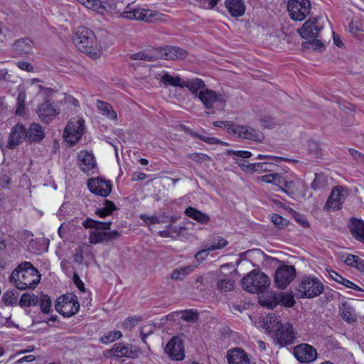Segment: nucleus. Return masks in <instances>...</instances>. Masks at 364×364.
<instances>
[{
  "label": "nucleus",
  "instance_id": "1",
  "mask_svg": "<svg viewBox=\"0 0 364 364\" xmlns=\"http://www.w3.org/2000/svg\"><path fill=\"white\" fill-rule=\"evenodd\" d=\"M40 280L39 272L30 262L19 264L9 277L10 282L20 290L34 289Z\"/></svg>",
  "mask_w": 364,
  "mask_h": 364
},
{
  "label": "nucleus",
  "instance_id": "2",
  "mask_svg": "<svg viewBox=\"0 0 364 364\" xmlns=\"http://www.w3.org/2000/svg\"><path fill=\"white\" fill-rule=\"evenodd\" d=\"M72 40L82 53L88 54L92 58L99 57L97 39L91 29L85 26L77 27L73 34Z\"/></svg>",
  "mask_w": 364,
  "mask_h": 364
},
{
  "label": "nucleus",
  "instance_id": "3",
  "mask_svg": "<svg viewBox=\"0 0 364 364\" xmlns=\"http://www.w3.org/2000/svg\"><path fill=\"white\" fill-rule=\"evenodd\" d=\"M324 289L323 283L318 277L305 275L299 279L296 291L299 298L313 299L320 296Z\"/></svg>",
  "mask_w": 364,
  "mask_h": 364
},
{
  "label": "nucleus",
  "instance_id": "4",
  "mask_svg": "<svg viewBox=\"0 0 364 364\" xmlns=\"http://www.w3.org/2000/svg\"><path fill=\"white\" fill-rule=\"evenodd\" d=\"M243 289L252 294L263 292L270 285V279L260 270L254 269L242 279Z\"/></svg>",
  "mask_w": 364,
  "mask_h": 364
},
{
  "label": "nucleus",
  "instance_id": "5",
  "mask_svg": "<svg viewBox=\"0 0 364 364\" xmlns=\"http://www.w3.org/2000/svg\"><path fill=\"white\" fill-rule=\"evenodd\" d=\"M112 224V221L101 222L97 220L96 230L91 231L89 235V242L90 244L105 243L112 240H117L120 236L117 230H109Z\"/></svg>",
  "mask_w": 364,
  "mask_h": 364
},
{
  "label": "nucleus",
  "instance_id": "6",
  "mask_svg": "<svg viewBox=\"0 0 364 364\" xmlns=\"http://www.w3.org/2000/svg\"><path fill=\"white\" fill-rule=\"evenodd\" d=\"M273 331H274V343L282 347L294 343L298 334L289 322L279 324L277 328L273 329Z\"/></svg>",
  "mask_w": 364,
  "mask_h": 364
},
{
  "label": "nucleus",
  "instance_id": "7",
  "mask_svg": "<svg viewBox=\"0 0 364 364\" xmlns=\"http://www.w3.org/2000/svg\"><path fill=\"white\" fill-rule=\"evenodd\" d=\"M156 11L136 8L134 5H128L126 10L121 14V16L131 20H140L146 22H154L161 18Z\"/></svg>",
  "mask_w": 364,
  "mask_h": 364
},
{
  "label": "nucleus",
  "instance_id": "8",
  "mask_svg": "<svg viewBox=\"0 0 364 364\" xmlns=\"http://www.w3.org/2000/svg\"><path fill=\"white\" fill-rule=\"evenodd\" d=\"M296 272L294 266L282 264L275 272L274 282L275 286L284 289L296 278Z\"/></svg>",
  "mask_w": 364,
  "mask_h": 364
},
{
  "label": "nucleus",
  "instance_id": "9",
  "mask_svg": "<svg viewBox=\"0 0 364 364\" xmlns=\"http://www.w3.org/2000/svg\"><path fill=\"white\" fill-rule=\"evenodd\" d=\"M311 9L309 0H288L287 10L291 19L303 21L310 14Z\"/></svg>",
  "mask_w": 364,
  "mask_h": 364
},
{
  "label": "nucleus",
  "instance_id": "10",
  "mask_svg": "<svg viewBox=\"0 0 364 364\" xmlns=\"http://www.w3.org/2000/svg\"><path fill=\"white\" fill-rule=\"evenodd\" d=\"M84 129L85 121L83 119H72L65 129L64 137L71 145H74L81 139Z\"/></svg>",
  "mask_w": 364,
  "mask_h": 364
},
{
  "label": "nucleus",
  "instance_id": "11",
  "mask_svg": "<svg viewBox=\"0 0 364 364\" xmlns=\"http://www.w3.org/2000/svg\"><path fill=\"white\" fill-rule=\"evenodd\" d=\"M36 114L42 122L49 124L59 114V110L53 101L46 99L38 105Z\"/></svg>",
  "mask_w": 364,
  "mask_h": 364
},
{
  "label": "nucleus",
  "instance_id": "12",
  "mask_svg": "<svg viewBox=\"0 0 364 364\" xmlns=\"http://www.w3.org/2000/svg\"><path fill=\"white\" fill-rule=\"evenodd\" d=\"M228 132L243 139L259 142L262 141L264 139V134L261 132L249 126L235 124V126H230Z\"/></svg>",
  "mask_w": 364,
  "mask_h": 364
},
{
  "label": "nucleus",
  "instance_id": "13",
  "mask_svg": "<svg viewBox=\"0 0 364 364\" xmlns=\"http://www.w3.org/2000/svg\"><path fill=\"white\" fill-rule=\"evenodd\" d=\"M87 184L92 193L102 197H107L112 189L110 181L100 177L88 179Z\"/></svg>",
  "mask_w": 364,
  "mask_h": 364
},
{
  "label": "nucleus",
  "instance_id": "14",
  "mask_svg": "<svg viewBox=\"0 0 364 364\" xmlns=\"http://www.w3.org/2000/svg\"><path fill=\"white\" fill-rule=\"evenodd\" d=\"M318 18H309L298 31L301 38L310 40L318 37L323 26L319 25Z\"/></svg>",
  "mask_w": 364,
  "mask_h": 364
},
{
  "label": "nucleus",
  "instance_id": "15",
  "mask_svg": "<svg viewBox=\"0 0 364 364\" xmlns=\"http://www.w3.org/2000/svg\"><path fill=\"white\" fill-rule=\"evenodd\" d=\"M294 355L300 363H310L317 358V351L313 346L301 343L294 347Z\"/></svg>",
  "mask_w": 364,
  "mask_h": 364
},
{
  "label": "nucleus",
  "instance_id": "16",
  "mask_svg": "<svg viewBox=\"0 0 364 364\" xmlns=\"http://www.w3.org/2000/svg\"><path fill=\"white\" fill-rule=\"evenodd\" d=\"M26 128L20 123L16 124L11 129L6 146L9 149H14L18 146L23 140L26 141Z\"/></svg>",
  "mask_w": 364,
  "mask_h": 364
},
{
  "label": "nucleus",
  "instance_id": "17",
  "mask_svg": "<svg viewBox=\"0 0 364 364\" xmlns=\"http://www.w3.org/2000/svg\"><path fill=\"white\" fill-rule=\"evenodd\" d=\"M198 97L207 109L213 108L215 102H220L223 105H225L223 95H218L215 91L210 89L199 91Z\"/></svg>",
  "mask_w": 364,
  "mask_h": 364
},
{
  "label": "nucleus",
  "instance_id": "18",
  "mask_svg": "<svg viewBox=\"0 0 364 364\" xmlns=\"http://www.w3.org/2000/svg\"><path fill=\"white\" fill-rule=\"evenodd\" d=\"M107 356H114L117 358H135L137 355V352L132 350V347L129 344H124L122 343H115L113 347L107 351Z\"/></svg>",
  "mask_w": 364,
  "mask_h": 364
},
{
  "label": "nucleus",
  "instance_id": "19",
  "mask_svg": "<svg viewBox=\"0 0 364 364\" xmlns=\"http://www.w3.org/2000/svg\"><path fill=\"white\" fill-rule=\"evenodd\" d=\"M160 58L165 60H183L187 57L186 50L176 46L159 48Z\"/></svg>",
  "mask_w": 364,
  "mask_h": 364
},
{
  "label": "nucleus",
  "instance_id": "20",
  "mask_svg": "<svg viewBox=\"0 0 364 364\" xmlns=\"http://www.w3.org/2000/svg\"><path fill=\"white\" fill-rule=\"evenodd\" d=\"M26 132V141L29 144L39 143L46 136L44 128L38 123L31 124Z\"/></svg>",
  "mask_w": 364,
  "mask_h": 364
},
{
  "label": "nucleus",
  "instance_id": "21",
  "mask_svg": "<svg viewBox=\"0 0 364 364\" xmlns=\"http://www.w3.org/2000/svg\"><path fill=\"white\" fill-rule=\"evenodd\" d=\"M295 300L292 294H286L284 292H279L274 294L272 296V300L269 303H266V305L273 309L277 305L281 304L285 307H291L294 305Z\"/></svg>",
  "mask_w": 364,
  "mask_h": 364
},
{
  "label": "nucleus",
  "instance_id": "22",
  "mask_svg": "<svg viewBox=\"0 0 364 364\" xmlns=\"http://www.w3.org/2000/svg\"><path fill=\"white\" fill-rule=\"evenodd\" d=\"M78 165L82 171L90 173V171L96 167L94 155L88 151H82L78 154Z\"/></svg>",
  "mask_w": 364,
  "mask_h": 364
},
{
  "label": "nucleus",
  "instance_id": "23",
  "mask_svg": "<svg viewBox=\"0 0 364 364\" xmlns=\"http://www.w3.org/2000/svg\"><path fill=\"white\" fill-rule=\"evenodd\" d=\"M341 187L333 188L331 193L326 203L325 208L334 210H340L343 203L344 198L342 194Z\"/></svg>",
  "mask_w": 364,
  "mask_h": 364
},
{
  "label": "nucleus",
  "instance_id": "24",
  "mask_svg": "<svg viewBox=\"0 0 364 364\" xmlns=\"http://www.w3.org/2000/svg\"><path fill=\"white\" fill-rule=\"evenodd\" d=\"M165 350L173 360H181L184 358L182 344L178 342L177 338H173L168 341L166 346Z\"/></svg>",
  "mask_w": 364,
  "mask_h": 364
},
{
  "label": "nucleus",
  "instance_id": "25",
  "mask_svg": "<svg viewBox=\"0 0 364 364\" xmlns=\"http://www.w3.org/2000/svg\"><path fill=\"white\" fill-rule=\"evenodd\" d=\"M33 47V41L28 38L18 39L13 44V51L16 55L23 56L32 52Z\"/></svg>",
  "mask_w": 364,
  "mask_h": 364
},
{
  "label": "nucleus",
  "instance_id": "26",
  "mask_svg": "<svg viewBox=\"0 0 364 364\" xmlns=\"http://www.w3.org/2000/svg\"><path fill=\"white\" fill-rule=\"evenodd\" d=\"M227 359L229 364H250L247 353L240 348H235L228 352Z\"/></svg>",
  "mask_w": 364,
  "mask_h": 364
},
{
  "label": "nucleus",
  "instance_id": "27",
  "mask_svg": "<svg viewBox=\"0 0 364 364\" xmlns=\"http://www.w3.org/2000/svg\"><path fill=\"white\" fill-rule=\"evenodd\" d=\"M225 6L232 17H240L245 12V5L242 0H225Z\"/></svg>",
  "mask_w": 364,
  "mask_h": 364
},
{
  "label": "nucleus",
  "instance_id": "28",
  "mask_svg": "<svg viewBox=\"0 0 364 364\" xmlns=\"http://www.w3.org/2000/svg\"><path fill=\"white\" fill-rule=\"evenodd\" d=\"M160 58L159 48L149 51H139L131 55L132 60H142L148 62L155 61Z\"/></svg>",
  "mask_w": 364,
  "mask_h": 364
},
{
  "label": "nucleus",
  "instance_id": "29",
  "mask_svg": "<svg viewBox=\"0 0 364 364\" xmlns=\"http://www.w3.org/2000/svg\"><path fill=\"white\" fill-rule=\"evenodd\" d=\"M350 230L353 236L358 241L364 242V222L355 219H350Z\"/></svg>",
  "mask_w": 364,
  "mask_h": 364
},
{
  "label": "nucleus",
  "instance_id": "30",
  "mask_svg": "<svg viewBox=\"0 0 364 364\" xmlns=\"http://www.w3.org/2000/svg\"><path fill=\"white\" fill-rule=\"evenodd\" d=\"M235 280L230 274H224L217 279L216 287L221 292H228L234 289Z\"/></svg>",
  "mask_w": 364,
  "mask_h": 364
},
{
  "label": "nucleus",
  "instance_id": "31",
  "mask_svg": "<svg viewBox=\"0 0 364 364\" xmlns=\"http://www.w3.org/2000/svg\"><path fill=\"white\" fill-rule=\"evenodd\" d=\"M186 215L202 224H207L210 217L193 207H188L185 210Z\"/></svg>",
  "mask_w": 364,
  "mask_h": 364
},
{
  "label": "nucleus",
  "instance_id": "32",
  "mask_svg": "<svg viewBox=\"0 0 364 364\" xmlns=\"http://www.w3.org/2000/svg\"><path fill=\"white\" fill-rule=\"evenodd\" d=\"M80 309V304L78 301L74 303L68 304L66 305H61L60 308L55 309L59 314L63 315L64 317H70L73 315L77 314Z\"/></svg>",
  "mask_w": 364,
  "mask_h": 364
},
{
  "label": "nucleus",
  "instance_id": "33",
  "mask_svg": "<svg viewBox=\"0 0 364 364\" xmlns=\"http://www.w3.org/2000/svg\"><path fill=\"white\" fill-rule=\"evenodd\" d=\"M117 210L114 203L107 199H105L102 203V206L95 211V214L100 218H105L112 215V213Z\"/></svg>",
  "mask_w": 364,
  "mask_h": 364
},
{
  "label": "nucleus",
  "instance_id": "34",
  "mask_svg": "<svg viewBox=\"0 0 364 364\" xmlns=\"http://www.w3.org/2000/svg\"><path fill=\"white\" fill-rule=\"evenodd\" d=\"M187 87L192 93L198 96V92L205 87L204 82L198 78L182 82V88Z\"/></svg>",
  "mask_w": 364,
  "mask_h": 364
},
{
  "label": "nucleus",
  "instance_id": "35",
  "mask_svg": "<svg viewBox=\"0 0 364 364\" xmlns=\"http://www.w3.org/2000/svg\"><path fill=\"white\" fill-rule=\"evenodd\" d=\"M194 269L195 266L193 265L180 267L173 271L171 278L176 281L183 280L187 275L194 270Z\"/></svg>",
  "mask_w": 364,
  "mask_h": 364
},
{
  "label": "nucleus",
  "instance_id": "36",
  "mask_svg": "<svg viewBox=\"0 0 364 364\" xmlns=\"http://www.w3.org/2000/svg\"><path fill=\"white\" fill-rule=\"evenodd\" d=\"M339 311L341 316L348 323H353L356 321V314L353 309L348 305L346 302L342 304L339 308Z\"/></svg>",
  "mask_w": 364,
  "mask_h": 364
},
{
  "label": "nucleus",
  "instance_id": "37",
  "mask_svg": "<svg viewBox=\"0 0 364 364\" xmlns=\"http://www.w3.org/2000/svg\"><path fill=\"white\" fill-rule=\"evenodd\" d=\"M97 107L102 112V114L110 119H117V113L112 109V106L105 102L98 100Z\"/></svg>",
  "mask_w": 364,
  "mask_h": 364
},
{
  "label": "nucleus",
  "instance_id": "38",
  "mask_svg": "<svg viewBox=\"0 0 364 364\" xmlns=\"http://www.w3.org/2000/svg\"><path fill=\"white\" fill-rule=\"evenodd\" d=\"M38 304V296L33 294L23 293L19 300L18 304L21 306H35Z\"/></svg>",
  "mask_w": 364,
  "mask_h": 364
},
{
  "label": "nucleus",
  "instance_id": "39",
  "mask_svg": "<svg viewBox=\"0 0 364 364\" xmlns=\"http://www.w3.org/2000/svg\"><path fill=\"white\" fill-rule=\"evenodd\" d=\"M161 82L166 86H173L182 87V82L180 77H173L168 73H164L160 79Z\"/></svg>",
  "mask_w": 364,
  "mask_h": 364
},
{
  "label": "nucleus",
  "instance_id": "40",
  "mask_svg": "<svg viewBox=\"0 0 364 364\" xmlns=\"http://www.w3.org/2000/svg\"><path fill=\"white\" fill-rule=\"evenodd\" d=\"M18 292L15 289L7 290L2 296V301L6 305L13 306L17 303Z\"/></svg>",
  "mask_w": 364,
  "mask_h": 364
},
{
  "label": "nucleus",
  "instance_id": "41",
  "mask_svg": "<svg viewBox=\"0 0 364 364\" xmlns=\"http://www.w3.org/2000/svg\"><path fill=\"white\" fill-rule=\"evenodd\" d=\"M282 323L274 314H268L265 320L264 328L268 331H273V329L277 328L279 324Z\"/></svg>",
  "mask_w": 364,
  "mask_h": 364
},
{
  "label": "nucleus",
  "instance_id": "42",
  "mask_svg": "<svg viewBox=\"0 0 364 364\" xmlns=\"http://www.w3.org/2000/svg\"><path fill=\"white\" fill-rule=\"evenodd\" d=\"M228 242L220 236H215L210 240L208 245V250L213 251L218 249H221L228 245Z\"/></svg>",
  "mask_w": 364,
  "mask_h": 364
},
{
  "label": "nucleus",
  "instance_id": "43",
  "mask_svg": "<svg viewBox=\"0 0 364 364\" xmlns=\"http://www.w3.org/2000/svg\"><path fill=\"white\" fill-rule=\"evenodd\" d=\"M90 247L87 244H82L80 245L75 250V253L74 254V261L79 264H82L84 260V254L90 252Z\"/></svg>",
  "mask_w": 364,
  "mask_h": 364
},
{
  "label": "nucleus",
  "instance_id": "44",
  "mask_svg": "<svg viewBox=\"0 0 364 364\" xmlns=\"http://www.w3.org/2000/svg\"><path fill=\"white\" fill-rule=\"evenodd\" d=\"M38 304L41 310L44 314H48L51 306L50 297L47 294H41L40 296H38Z\"/></svg>",
  "mask_w": 364,
  "mask_h": 364
},
{
  "label": "nucleus",
  "instance_id": "45",
  "mask_svg": "<svg viewBox=\"0 0 364 364\" xmlns=\"http://www.w3.org/2000/svg\"><path fill=\"white\" fill-rule=\"evenodd\" d=\"M327 183L326 176L323 173H315V178L311 183V188L314 190H318L324 188Z\"/></svg>",
  "mask_w": 364,
  "mask_h": 364
},
{
  "label": "nucleus",
  "instance_id": "46",
  "mask_svg": "<svg viewBox=\"0 0 364 364\" xmlns=\"http://www.w3.org/2000/svg\"><path fill=\"white\" fill-rule=\"evenodd\" d=\"M75 301H77V297L75 295L69 294V295H63L61 296H59L55 304V309H58V308H60L61 305H66L68 304L74 303Z\"/></svg>",
  "mask_w": 364,
  "mask_h": 364
},
{
  "label": "nucleus",
  "instance_id": "47",
  "mask_svg": "<svg viewBox=\"0 0 364 364\" xmlns=\"http://www.w3.org/2000/svg\"><path fill=\"white\" fill-rule=\"evenodd\" d=\"M181 318L187 322L195 323L199 318V314L197 310H185L182 311Z\"/></svg>",
  "mask_w": 364,
  "mask_h": 364
},
{
  "label": "nucleus",
  "instance_id": "48",
  "mask_svg": "<svg viewBox=\"0 0 364 364\" xmlns=\"http://www.w3.org/2000/svg\"><path fill=\"white\" fill-rule=\"evenodd\" d=\"M302 48H307V49H313V50H321L322 48H324L323 43L321 42V41L316 38H311L309 40V41L304 42L302 43Z\"/></svg>",
  "mask_w": 364,
  "mask_h": 364
},
{
  "label": "nucleus",
  "instance_id": "49",
  "mask_svg": "<svg viewBox=\"0 0 364 364\" xmlns=\"http://www.w3.org/2000/svg\"><path fill=\"white\" fill-rule=\"evenodd\" d=\"M122 336V334L119 331H111L102 336L100 341L102 343L107 344L119 339Z\"/></svg>",
  "mask_w": 364,
  "mask_h": 364
},
{
  "label": "nucleus",
  "instance_id": "50",
  "mask_svg": "<svg viewBox=\"0 0 364 364\" xmlns=\"http://www.w3.org/2000/svg\"><path fill=\"white\" fill-rule=\"evenodd\" d=\"M141 321L142 317L141 316L128 317L124 321L123 328L127 330H131Z\"/></svg>",
  "mask_w": 364,
  "mask_h": 364
},
{
  "label": "nucleus",
  "instance_id": "51",
  "mask_svg": "<svg viewBox=\"0 0 364 364\" xmlns=\"http://www.w3.org/2000/svg\"><path fill=\"white\" fill-rule=\"evenodd\" d=\"M86 8L97 11L99 13L102 12L105 7L102 4V2L100 0H86V2L84 5Z\"/></svg>",
  "mask_w": 364,
  "mask_h": 364
},
{
  "label": "nucleus",
  "instance_id": "52",
  "mask_svg": "<svg viewBox=\"0 0 364 364\" xmlns=\"http://www.w3.org/2000/svg\"><path fill=\"white\" fill-rule=\"evenodd\" d=\"M290 213H291V215L294 218V219L302 227L308 228L310 226L309 223L304 215L299 212H296V210H294L292 209L291 210Z\"/></svg>",
  "mask_w": 364,
  "mask_h": 364
},
{
  "label": "nucleus",
  "instance_id": "53",
  "mask_svg": "<svg viewBox=\"0 0 364 364\" xmlns=\"http://www.w3.org/2000/svg\"><path fill=\"white\" fill-rule=\"evenodd\" d=\"M156 326L154 324H147L141 328L140 336L141 341L146 343V338L154 333Z\"/></svg>",
  "mask_w": 364,
  "mask_h": 364
},
{
  "label": "nucleus",
  "instance_id": "54",
  "mask_svg": "<svg viewBox=\"0 0 364 364\" xmlns=\"http://www.w3.org/2000/svg\"><path fill=\"white\" fill-rule=\"evenodd\" d=\"M271 220L275 226L280 229L286 228L289 224L287 220L277 214H273L271 217Z\"/></svg>",
  "mask_w": 364,
  "mask_h": 364
},
{
  "label": "nucleus",
  "instance_id": "55",
  "mask_svg": "<svg viewBox=\"0 0 364 364\" xmlns=\"http://www.w3.org/2000/svg\"><path fill=\"white\" fill-rule=\"evenodd\" d=\"M140 219L142 220L145 223L148 224H159L165 223L164 219H161L159 217L156 215H147L146 214H141L139 216Z\"/></svg>",
  "mask_w": 364,
  "mask_h": 364
},
{
  "label": "nucleus",
  "instance_id": "56",
  "mask_svg": "<svg viewBox=\"0 0 364 364\" xmlns=\"http://www.w3.org/2000/svg\"><path fill=\"white\" fill-rule=\"evenodd\" d=\"M187 157L198 164H201L205 161H210L211 159L209 156L202 153L188 154Z\"/></svg>",
  "mask_w": 364,
  "mask_h": 364
},
{
  "label": "nucleus",
  "instance_id": "57",
  "mask_svg": "<svg viewBox=\"0 0 364 364\" xmlns=\"http://www.w3.org/2000/svg\"><path fill=\"white\" fill-rule=\"evenodd\" d=\"M282 190L291 197L295 194L296 184L293 181H284L282 184Z\"/></svg>",
  "mask_w": 364,
  "mask_h": 364
},
{
  "label": "nucleus",
  "instance_id": "58",
  "mask_svg": "<svg viewBox=\"0 0 364 364\" xmlns=\"http://www.w3.org/2000/svg\"><path fill=\"white\" fill-rule=\"evenodd\" d=\"M191 134L195 137H197V138L201 139L202 141H203L205 142H207V143H209L211 144H218L222 143L219 139H218L215 137H209L205 135H200V134H197L195 132H191Z\"/></svg>",
  "mask_w": 364,
  "mask_h": 364
},
{
  "label": "nucleus",
  "instance_id": "59",
  "mask_svg": "<svg viewBox=\"0 0 364 364\" xmlns=\"http://www.w3.org/2000/svg\"><path fill=\"white\" fill-rule=\"evenodd\" d=\"M228 155H234L235 156H236L235 158H241V159H247V158H250L252 156V153L250 151H234V150H228Z\"/></svg>",
  "mask_w": 364,
  "mask_h": 364
},
{
  "label": "nucleus",
  "instance_id": "60",
  "mask_svg": "<svg viewBox=\"0 0 364 364\" xmlns=\"http://www.w3.org/2000/svg\"><path fill=\"white\" fill-rule=\"evenodd\" d=\"M73 281L76 287L81 291H85V285L82 281L80 279L79 275L75 272L73 274Z\"/></svg>",
  "mask_w": 364,
  "mask_h": 364
},
{
  "label": "nucleus",
  "instance_id": "61",
  "mask_svg": "<svg viewBox=\"0 0 364 364\" xmlns=\"http://www.w3.org/2000/svg\"><path fill=\"white\" fill-rule=\"evenodd\" d=\"M205 249L202 250H200L198 251L196 255H195V258L197 259H203L204 258H205L210 252H212L211 250H208V245H205L204 246Z\"/></svg>",
  "mask_w": 364,
  "mask_h": 364
},
{
  "label": "nucleus",
  "instance_id": "62",
  "mask_svg": "<svg viewBox=\"0 0 364 364\" xmlns=\"http://www.w3.org/2000/svg\"><path fill=\"white\" fill-rule=\"evenodd\" d=\"M97 220L91 219V218H87L85 220H84L82 223V225L85 228H92V229H97Z\"/></svg>",
  "mask_w": 364,
  "mask_h": 364
},
{
  "label": "nucleus",
  "instance_id": "63",
  "mask_svg": "<svg viewBox=\"0 0 364 364\" xmlns=\"http://www.w3.org/2000/svg\"><path fill=\"white\" fill-rule=\"evenodd\" d=\"M349 154L357 161H364V154L354 149H348Z\"/></svg>",
  "mask_w": 364,
  "mask_h": 364
},
{
  "label": "nucleus",
  "instance_id": "64",
  "mask_svg": "<svg viewBox=\"0 0 364 364\" xmlns=\"http://www.w3.org/2000/svg\"><path fill=\"white\" fill-rule=\"evenodd\" d=\"M18 68H19L21 70H26L28 72H31L33 70V67L32 65L29 63H27L26 61H18L16 63Z\"/></svg>",
  "mask_w": 364,
  "mask_h": 364
}]
</instances>
